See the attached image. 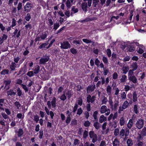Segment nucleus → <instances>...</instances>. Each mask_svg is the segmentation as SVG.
Wrapping results in <instances>:
<instances>
[{"instance_id": "18", "label": "nucleus", "mask_w": 146, "mask_h": 146, "mask_svg": "<svg viewBox=\"0 0 146 146\" xmlns=\"http://www.w3.org/2000/svg\"><path fill=\"white\" fill-rule=\"evenodd\" d=\"M138 68V66L136 62H133L131 65V68H132L133 70H136Z\"/></svg>"}, {"instance_id": "62", "label": "nucleus", "mask_w": 146, "mask_h": 146, "mask_svg": "<svg viewBox=\"0 0 146 146\" xmlns=\"http://www.w3.org/2000/svg\"><path fill=\"white\" fill-rule=\"evenodd\" d=\"M22 83V80H21L18 79L16 81V84L20 85L21 86Z\"/></svg>"}, {"instance_id": "47", "label": "nucleus", "mask_w": 146, "mask_h": 146, "mask_svg": "<svg viewBox=\"0 0 146 146\" xmlns=\"http://www.w3.org/2000/svg\"><path fill=\"white\" fill-rule=\"evenodd\" d=\"M125 121L123 117L121 118L120 120V124L121 126L123 125L124 124Z\"/></svg>"}, {"instance_id": "64", "label": "nucleus", "mask_w": 146, "mask_h": 146, "mask_svg": "<svg viewBox=\"0 0 146 146\" xmlns=\"http://www.w3.org/2000/svg\"><path fill=\"white\" fill-rule=\"evenodd\" d=\"M118 76V74L116 72H114L112 75V78L114 79H117Z\"/></svg>"}, {"instance_id": "32", "label": "nucleus", "mask_w": 146, "mask_h": 146, "mask_svg": "<svg viewBox=\"0 0 146 146\" xmlns=\"http://www.w3.org/2000/svg\"><path fill=\"white\" fill-rule=\"evenodd\" d=\"M119 101L118 100H115L114 102V105L113 110L116 111L117 108Z\"/></svg>"}, {"instance_id": "2", "label": "nucleus", "mask_w": 146, "mask_h": 146, "mask_svg": "<svg viewBox=\"0 0 146 146\" xmlns=\"http://www.w3.org/2000/svg\"><path fill=\"white\" fill-rule=\"evenodd\" d=\"M47 33L45 32H44L40 34V36L37 35L35 39V42L37 41H40L42 40H44L47 37Z\"/></svg>"}, {"instance_id": "56", "label": "nucleus", "mask_w": 146, "mask_h": 146, "mask_svg": "<svg viewBox=\"0 0 146 146\" xmlns=\"http://www.w3.org/2000/svg\"><path fill=\"white\" fill-rule=\"evenodd\" d=\"M106 53L108 56L110 57L111 56V51L110 49H108L106 50Z\"/></svg>"}, {"instance_id": "54", "label": "nucleus", "mask_w": 146, "mask_h": 146, "mask_svg": "<svg viewBox=\"0 0 146 146\" xmlns=\"http://www.w3.org/2000/svg\"><path fill=\"white\" fill-rule=\"evenodd\" d=\"M119 133V130L118 128L115 129L114 132V135L116 136L118 135Z\"/></svg>"}, {"instance_id": "15", "label": "nucleus", "mask_w": 146, "mask_h": 146, "mask_svg": "<svg viewBox=\"0 0 146 146\" xmlns=\"http://www.w3.org/2000/svg\"><path fill=\"white\" fill-rule=\"evenodd\" d=\"M133 117H132L131 119L129 120V121L127 124V127L129 129H130L133 125Z\"/></svg>"}, {"instance_id": "12", "label": "nucleus", "mask_w": 146, "mask_h": 146, "mask_svg": "<svg viewBox=\"0 0 146 146\" xmlns=\"http://www.w3.org/2000/svg\"><path fill=\"white\" fill-rule=\"evenodd\" d=\"M11 82V80L10 79L9 80H5L4 82L5 84V88L7 89H9V88L10 84Z\"/></svg>"}, {"instance_id": "9", "label": "nucleus", "mask_w": 146, "mask_h": 146, "mask_svg": "<svg viewBox=\"0 0 146 146\" xmlns=\"http://www.w3.org/2000/svg\"><path fill=\"white\" fill-rule=\"evenodd\" d=\"M96 97L95 96H93L91 97V96L89 95L87 97V101L88 103L91 102V103H93L94 102Z\"/></svg>"}, {"instance_id": "28", "label": "nucleus", "mask_w": 146, "mask_h": 146, "mask_svg": "<svg viewBox=\"0 0 146 146\" xmlns=\"http://www.w3.org/2000/svg\"><path fill=\"white\" fill-rule=\"evenodd\" d=\"M100 124L98 122H95L94 124V126L96 129L97 130L99 129L100 127Z\"/></svg>"}, {"instance_id": "5", "label": "nucleus", "mask_w": 146, "mask_h": 146, "mask_svg": "<svg viewBox=\"0 0 146 146\" xmlns=\"http://www.w3.org/2000/svg\"><path fill=\"white\" fill-rule=\"evenodd\" d=\"M60 48L63 49H67L71 47V45L68 41H64L61 43Z\"/></svg>"}, {"instance_id": "25", "label": "nucleus", "mask_w": 146, "mask_h": 146, "mask_svg": "<svg viewBox=\"0 0 146 146\" xmlns=\"http://www.w3.org/2000/svg\"><path fill=\"white\" fill-rule=\"evenodd\" d=\"M111 87L110 85H108L106 88V92L107 94L109 95H110L111 92Z\"/></svg>"}, {"instance_id": "8", "label": "nucleus", "mask_w": 146, "mask_h": 146, "mask_svg": "<svg viewBox=\"0 0 146 146\" xmlns=\"http://www.w3.org/2000/svg\"><path fill=\"white\" fill-rule=\"evenodd\" d=\"M31 8V4L30 3L28 2L24 7V11L27 12H29Z\"/></svg>"}, {"instance_id": "37", "label": "nucleus", "mask_w": 146, "mask_h": 146, "mask_svg": "<svg viewBox=\"0 0 146 146\" xmlns=\"http://www.w3.org/2000/svg\"><path fill=\"white\" fill-rule=\"evenodd\" d=\"M71 3L70 0H67L66 4L67 7L70 8L72 5L71 4Z\"/></svg>"}, {"instance_id": "52", "label": "nucleus", "mask_w": 146, "mask_h": 146, "mask_svg": "<svg viewBox=\"0 0 146 146\" xmlns=\"http://www.w3.org/2000/svg\"><path fill=\"white\" fill-rule=\"evenodd\" d=\"M125 130L124 129H122L120 132L119 135L121 137H122L125 135Z\"/></svg>"}, {"instance_id": "7", "label": "nucleus", "mask_w": 146, "mask_h": 146, "mask_svg": "<svg viewBox=\"0 0 146 146\" xmlns=\"http://www.w3.org/2000/svg\"><path fill=\"white\" fill-rule=\"evenodd\" d=\"M96 88V85L95 84L90 85L86 88V91L87 93L91 92H93Z\"/></svg>"}, {"instance_id": "19", "label": "nucleus", "mask_w": 146, "mask_h": 146, "mask_svg": "<svg viewBox=\"0 0 146 146\" xmlns=\"http://www.w3.org/2000/svg\"><path fill=\"white\" fill-rule=\"evenodd\" d=\"M51 102L52 108H54L56 107V99L55 97H53Z\"/></svg>"}, {"instance_id": "57", "label": "nucleus", "mask_w": 146, "mask_h": 146, "mask_svg": "<svg viewBox=\"0 0 146 146\" xmlns=\"http://www.w3.org/2000/svg\"><path fill=\"white\" fill-rule=\"evenodd\" d=\"M70 116H71L67 115L66 117V122L67 124H68L70 123V121L71 120Z\"/></svg>"}, {"instance_id": "14", "label": "nucleus", "mask_w": 146, "mask_h": 146, "mask_svg": "<svg viewBox=\"0 0 146 146\" xmlns=\"http://www.w3.org/2000/svg\"><path fill=\"white\" fill-rule=\"evenodd\" d=\"M88 7V5L86 3L83 2L82 3L81 5V7L82 10L86 13L87 10V8Z\"/></svg>"}, {"instance_id": "11", "label": "nucleus", "mask_w": 146, "mask_h": 146, "mask_svg": "<svg viewBox=\"0 0 146 146\" xmlns=\"http://www.w3.org/2000/svg\"><path fill=\"white\" fill-rule=\"evenodd\" d=\"M17 64L14 62H12L10 65V71H12L15 70L16 68Z\"/></svg>"}, {"instance_id": "58", "label": "nucleus", "mask_w": 146, "mask_h": 146, "mask_svg": "<svg viewBox=\"0 0 146 146\" xmlns=\"http://www.w3.org/2000/svg\"><path fill=\"white\" fill-rule=\"evenodd\" d=\"M25 19L27 21H29L30 20V19H31V16L29 13H28L27 14L25 17Z\"/></svg>"}, {"instance_id": "63", "label": "nucleus", "mask_w": 146, "mask_h": 146, "mask_svg": "<svg viewBox=\"0 0 146 146\" xmlns=\"http://www.w3.org/2000/svg\"><path fill=\"white\" fill-rule=\"evenodd\" d=\"M82 108H79L78 110L77 114L80 115L82 113Z\"/></svg>"}, {"instance_id": "53", "label": "nucleus", "mask_w": 146, "mask_h": 146, "mask_svg": "<svg viewBox=\"0 0 146 146\" xmlns=\"http://www.w3.org/2000/svg\"><path fill=\"white\" fill-rule=\"evenodd\" d=\"M59 26V23H56L54 25L53 29L55 30L57 29Z\"/></svg>"}, {"instance_id": "61", "label": "nucleus", "mask_w": 146, "mask_h": 146, "mask_svg": "<svg viewBox=\"0 0 146 146\" xmlns=\"http://www.w3.org/2000/svg\"><path fill=\"white\" fill-rule=\"evenodd\" d=\"M16 21L15 20V19L14 18L12 20V25H11V26L12 27H14L16 25Z\"/></svg>"}, {"instance_id": "60", "label": "nucleus", "mask_w": 146, "mask_h": 146, "mask_svg": "<svg viewBox=\"0 0 146 146\" xmlns=\"http://www.w3.org/2000/svg\"><path fill=\"white\" fill-rule=\"evenodd\" d=\"M27 75L30 77H32L34 76V73L32 71H29L28 72Z\"/></svg>"}, {"instance_id": "38", "label": "nucleus", "mask_w": 146, "mask_h": 146, "mask_svg": "<svg viewBox=\"0 0 146 146\" xmlns=\"http://www.w3.org/2000/svg\"><path fill=\"white\" fill-rule=\"evenodd\" d=\"M99 2V0H93L92 4L94 7H96Z\"/></svg>"}, {"instance_id": "40", "label": "nucleus", "mask_w": 146, "mask_h": 146, "mask_svg": "<svg viewBox=\"0 0 146 146\" xmlns=\"http://www.w3.org/2000/svg\"><path fill=\"white\" fill-rule=\"evenodd\" d=\"M78 103L79 105L81 106L82 104L83 101L81 97H79L78 99Z\"/></svg>"}, {"instance_id": "29", "label": "nucleus", "mask_w": 146, "mask_h": 146, "mask_svg": "<svg viewBox=\"0 0 146 146\" xmlns=\"http://www.w3.org/2000/svg\"><path fill=\"white\" fill-rule=\"evenodd\" d=\"M126 143L127 146H131L133 144L132 139L130 138L128 139L127 140Z\"/></svg>"}, {"instance_id": "46", "label": "nucleus", "mask_w": 146, "mask_h": 146, "mask_svg": "<svg viewBox=\"0 0 146 146\" xmlns=\"http://www.w3.org/2000/svg\"><path fill=\"white\" fill-rule=\"evenodd\" d=\"M134 71V70H129V72L128 73V77L134 75L133 74V71Z\"/></svg>"}, {"instance_id": "23", "label": "nucleus", "mask_w": 146, "mask_h": 146, "mask_svg": "<svg viewBox=\"0 0 146 146\" xmlns=\"http://www.w3.org/2000/svg\"><path fill=\"white\" fill-rule=\"evenodd\" d=\"M40 67L38 65L36 66L34 70V73L35 74L38 73L40 71Z\"/></svg>"}, {"instance_id": "35", "label": "nucleus", "mask_w": 146, "mask_h": 146, "mask_svg": "<svg viewBox=\"0 0 146 146\" xmlns=\"http://www.w3.org/2000/svg\"><path fill=\"white\" fill-rule=\"evenodd\" d=\"M60 98L61 100L63 101H64L66 99V97L65 95V92H63V94L60 96Z\"/></svg>"}, {"instance_id": "59", "label": "nucleus", "mask_w": 146, "mask_h": 146, "mask_svg": "<svg viewBox=\"0 0 146 146\" xmlns=\"http://www.w3.org/2000/svg\"><path fill=\"white\" fill-rule=\"evenodd\" d=\"M102 60L103 62L105 64H107L108 63V60L107 58L104 56H103V57Z\"/></svg>"}, {"instance_id": "22", "label": "nucleus", "mask_w": 146, "mask_h": 146, "mask_svg": "<svg viewBox=\"0 0 146 146\" xmlns=\"http://www.w3.org/2000/svg\"><path fill=\"white\" fill-rule=\"evenodd\" d=\"M137 98L136 92H134L133 94V100L134 102L137 101Z\"/></svg>"}, {"instance_id": "39", "label": "nucleus", "mask_w": 146, "mask_h": 146, "mask_svg": "<svg viewBox=\"0 0 146 146\" xmlns=\"http://www.w3.org/2000/svg\"><path fill=\"white\" fill-rule=\"evenodd\" d=\"M82 41L84 42H85L87 44L91 43H93L94 44V43L93 41H92L90 40H88L87 39H85V38L83 39H82Z\"/></svg>"}, {"instance_id": "21", "label": "nucleus", "mask_w": 146, "mask_h": 146, "mask_svg": "<svg viewBox=\"0 0 146 146\" xmlns=\"http://www.w3.org/2000/svg\"><path fill=\"white\" fill-rule=\"evenodd\" d=\"M7 94L8 96H15L16 94V93L14 92L13 90L11 89L7 92Z\"/></svg>"}, {"instance_id": "20", "label": "nucleus", "mask_w": 146, "mask_h": 146, "mask_svg": "<svg viewBox=\"0 0 146 146\" xmlns=\"http://www.w3.org/2000/svg\"><path fill=\"white\" fill-rule=\"evenodd\" d=\"M119 141L116 138L114 139L112 142L113 146H119Z\"/></svg>"}, {"instance_id": "31", "label": "nucleus", "mask_w": 146, "mask_h": 146, "mask_svg": "<svg viewBox=\"0 0 146 146\" xmlns=\"http://www.w3.org/2000/svg\"><path fill=\"white\" fill-rule=\"evenodd\" d=\"M9 70L8 69H4L2 70L1 72V74L2 75H5L8 74L9 73Z\"/></svg>"}, {"instance_id": "48", "label": "nucleus", "mask_w": 146, "mask_h": 146, "mask_svg": "<svg viewBox=\"0 0 146 146\" xmlns=\"http://www.w3.org/2000/svg\"><path fill=\"white\" fill-rule=\"evenodd\" d=\"M70 50V52L74 54H75L77 53V50L74 48H71Z\"/></svg>"}, {"instance_id": "43", "label": "nucleus", "mask_w": 146, "mask_h": 146, "mask_svg": "<svg viewBox=\"0 0 146 146\" xmlns=\"http://www.w3.org/2000/svg\"><path fill=\"white\" fill-rule=\"evenodd\" d=\"M135 50V48L132 46H129L128 47V50L129 52H133Z\"/></svg>"}, {"instance_id": "49", "label": "nucleus", "mask_w": 146, "mask_h": 146, "mask_svg": "<svg viewBox=\"0 0 146 146\" xmlns=\"http://www.w3.org/2000/svg\"><path fill=\"white\" fill-rule=\"evenodd\" d=\"M17 95L19 96H20L22 95V92L21 89L19 88H18L17 90Z\"/></svg>"}, {"instance_id": "42", "label": "nucleus", "mask_w": 146, "mask_h": 146, "mask_svg": "<svg viewBox=\"0 0 146 146\" xmlns=\"http://www.w3.org/2000/svg\"><path fill=\"white\" fill-rule=\"evenodd\" d=\"M129 105V103L127 101H125L123 105L122 106L123 108V109H125L127 108Z\"/></svg>"}, {"instance_id": "55", "label": "nucleus", "mask_w": 146, "mask_h": 146, "mask_svg": "<svg viewBox=\"0 0 146 146\" xmlns=\"http://www.w3.org/2000/svg\"><path fill=\"white\" fill-rule=\"evenodd\" d=\"M48 44V42L45 43H43L42 44L40 45L39 47L38 48L39 49H42L43 47H44L45 46L47 45Z\"/></svg>"}, {"instance_id": "10", "label": "nucleus", "mask_w": 146, "mask_h": 146, "mask_svg": "<svg viewBox=\"0 0 146 146\" xmlns=\"http://www.w3.org/2000/svg\"><path fill=\"white\" fill-rule=\"evenodd\" d=\"M13 34L15 36L16 35L17 38H19L21 35V30H19V29L16 27L13 32Z\"/></svg>"}, {"instance_id": "6", "label": "nucleus", "mask_w": 146, "mask_h": 146, "mask_svg": "<svg viewBox=\"0 0 146 146\" xmlns=\"http://www.w3.org/2000/svg\"><path fill=\"white\" fill-rule=\"evenodd\" d=\"M144 121L141 119H139L136 123V127L139 129H141L144 125Z\"/></svg>"}, {"instance_id": "34", "label": "nucleus", "mask_w": 146, "mask_h": 146, "mask_svg": "<svg viewBox=\"0 0 146 146\" xmlns=\"http://www.w3.org/2000/svg\"><path fill=\"white\" fill-rule=\"evenodd\" d=\"M88 132L86 130H85L83 133V138L84 139H86L88 136Z\"/></svg>"}, {"instance_id": "51", "label": "nucleus", "mask_w": 146, "mask_h": 146, "mask_svg": "<svg viewBox=\"0 0 146 146\" xmlns=\"http://www.w3.org/2000/svg\"><path fill=\"white\" fill-rule=\"evenodd\" d=\"M107 101L108 100L107 98L105 96H104L103 97V99L102 100V104H106Z\"/></svg>"}, {"instance_id": "1", "label": "nucleus", "mask_w": 146, "mask_h": 146, "mask_svg": "<svg viewBox=\"0 0 146 146\" xmlns=\"http://www.w3.org/2000/svg\"><path fill=\"white\" fill-rule=\"evenodd\" d=\"M89 137L91 139L92 142L93 143H96L98 140L97 135L93 131H90L89 133Z\"/></svg>"}, {"instance_id": "17", "label": "nucleus", "mask_w": 146, "mask_h": 146, "mask_svg": "<svg viewBox=\"0 0 146 146\" xmlns=\"http://www.w3.org/2000/svg\"><path fill=\"white\" fill-rule=\"evenodd\" d=\"M138 48V49H137L138 52L140 54H142L144 52V46L142 45H140Z\"/></svg>"}, {"instance_id": "44", "label": "nucleus", "mask_w": 146, "mask_h": 146, "mask_svg": "<svg viewBox=\"0 0 146 146\" xmlns=\"http://www.w3.org/2000/svg\"><path fill=\"white\" fill-rule=\"evenodd\" d=\"M23 89H24V90L25 91V92H28V88L27 87V86L24 84H21V86Z\"/></svg>"}, {"instance_id": "50", "label": "nucleus", "mask_w": 146, "mask_h": 146, "mask_svg": "<svg viewBox=\"0 0 146 146\" xmlns=\"http://www.w3.org/2000/svg\"><path fill=\"white\" fill-rule=\"evenodd\" d=\"M34 120L37 123L39 120V117L37 115H34Z\"/></svg>"}, {"instance_id": "41", "label": "nucleus", "mask_w": 146, "mask_h": 146, "mask_svg": "<svg viewBox=\"0 0 146 146\" xmlns=\"http://www.w3.org/2000/svg\"><path fill=\"white\" fill-rule=\"evenodd\" d=\"M14 104L18 109H19L21 106V104L18 102L16 101L14 103Z\"/></svg>"}, {"instance_id": "30", "label": "nucleus", "mask_w": 146, "mask_h": 146, "mask_svg": "<svg viewBox=\"0 0 146 146\" xmlns=\"http://www.w3.org/2000/svg\"><path fill=\"white\" fill-rule=\"evenodd\" d=\"M65 94H66V96L68 98V99H70L72 95V93L70 91H67L66 93H65Z\"/></svg>"}, {"instance_id": "36", "label": "nucleus", "mask_w": 146, "mask_h": 146, "mask_svg": "<svg viewBox=\"0 0 146 146\" xmlns=\"http://www.w3.org/2000/svg\"><path fill=\"white\" fill-rule=\"evenodd\" d=\"M98 114V112L97 111H95L93 113V116L95 121H98V119L97 118V115Z\"/></svg>"}, {"instance_id": "26", "label": "nucleus", "mask_w": 146, "mask_h": 146, "mask_svg": "<svg viewBox=\"0 0 146 146\" xmlns=\"http://www.w3.org/2000/svg\"><path fill=\"white\" fill-rule=\"evenodd\" d=\"M18 136L19 137H21L23 134V131L22 129H20L17 131Z\"/></svg>"}, {"instance_id": "4", "label": "nucleus", "mask_w": 146, "mask_h": 146, "mask_svg": "<svg viewBox=\"0 0 146 146\" xmlns=\"http://www.w3.org/2000/svg\"><path fill=\"white\" fill-rule=\"evenodd\" d=\"M49 57L48 56L45 55L41 57L39 60V64H44L48 61Z\"/></svg>"}, {"instance_id": "33", "label": "nucleus", "mask_w": 146, "mask_h": 146, "mask_svg": "<svg viewBox=\"0 0 146 146\" xmlns=\"http://www.w3.org/2000/svg\"><path fill=\"white\" fill-rule=\"evenodd\" d=\"M127 76L125 75H123L122 76L120 81L121 82L123 83L125 82L126 81Z\"/></svg>"}, {"instance_id": "27", "label": "nucleus", "mask_w": 146, "mask_h": 146, "mask_svg": "<svg viewBox=\"0 0 146 146\" xmlns=\"http://www.w3.org/2000/svg\"><path fill=\"white\" fill-rule=\"evenodd\" d=\"M129 69V68L127 66H124L122 68V71L124 74H126Z\"/></svg>"}, {"instance_id": "13", "label": "nucleus", "mask_w": 146, "mask_h": 146, "mask_svg": "<svg viewBox=\"0 0 146 146\" xmlns=\"http://www.w3.org/2000/svg\"><path fill=\"white\" fill-rule=\"evenodd\" d=\"M128 80L132 82L133 83L136 84L137 82V79L135 76L128 77Z\"/></svg>"}, {"instance_id": "45", "label": "nucleus", "mask_w": 146, "mask_h": 146, "mask_svg": "<svg viewBox=\"0 0 146 146\" xmlns=\"http://www.w3.org/2000/svg\"><path fill=\"white\" fill-rule=\"evenodd\" d=\"M141 134L144 136H146V127H144L142 129Z\"/></svg>"}, {"instance_id": "24", "label": "nucleus", "mask_w": 146, "mask_h": 146, "mask_svg": "<svg viewBox=\"0 0 146 146\" xmlns=\"http://www.w3.org/2000/svg\"><path fill=\"white\" fill-rule=\"evenodd\" d=\"M106 119V117H105L104 115H102L100 117L99 122L100 123H102Z\"/></svg>"}, {"instance_id": "3", "label": "nucleus", "mask_w": 146, "mask_h": 146, "mask_svg": "<svg viewBox=\"0 0 146 146\" xmlns=\"http://www.w3.org/2000/svg\"><path fill=\"white\" fill-rule=\"evenodd\" d=\"M100 111L101 113H105V115H108L110 113V110L109 108H107V107L104 105L101 106L100 109Z\"/></svg>"}, {"instance_id": "16", "label": "nucleus", "mask_w": 146, "mask_h": 146, "mask_svg": "<svg viewBox=\"0 0 146 146\" xmlns=\"http://www.w3.org/2000/svg\"><path fill=\"white\" fill-rule=\"evenodd\" d=\"M78 11V9L75 6H73L71 11V15H72L73 14L77 13Z\"/></svg>"}]
</instances>
